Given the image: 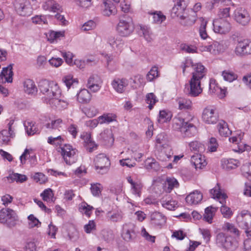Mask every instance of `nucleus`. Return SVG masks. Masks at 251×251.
<instances>
[{
    "label": "nucleus",
    "instance_id": "obj_34",
    "mask_svg": "<svg viewBox=\"0 0 251 251\" xmlns=\"http://www.w3.org/2000/svg\"><path fill=\"white\" fill-rule=\"evenodd\" d=\"M173 127L175 130H179L180 132L182 131V127H185L186 123L188 122H185L184 119L180 117H176L173 119Z\"/></svg>",
    "mask_w": 251,
    "mask_h": 251
},
{
    "label": "nucleus",
    "instance_id": "obj_31",
    "mask_svg": "<svg viewBox=\"0 0 251 251\" xmlns=\"http://www.w3.org/2000/svg\"><path fill=\"white\" fill-rule=\"evenodd\" d=\"M61 98V93L59 97L54 98V99L50 102L49 104L51 106H54L59 109L67 108L68 103L66 101L62 100Z\"/></svg>",
    "mask_w": 251,
    "mask_h": 251
},
{
    "label": "nucleus",
    "instance_id": "obj_56",
    "mask_svg": "<svg viewBox=\"0 0 251 251\" xmlns=\"http://www.w3.org/2000/svg\"><path fill=\"white\" fill-rule=\"evenodd\" d=\"M10 137H12V136L10 135L8 131L2 130L0 132V144H7L10 141Z\"/></svg>",
    "mask_w": 251,
    "mask_h": 251
},
{
    "label": "nucleus",
    "instance_id": "obj_14",
    "mask_svg": "<svg viewBox=\"0 0 251 251\" xmlns=\"http://www.w3.org/2000/svg\"><path fill=\"white\" fill-rule=\"evenodd\" d=\"M26 0H15L14 2L15 9L18 14L25 16L29 14L28 7Z\"/></svg>",
    "mask_w": 251,
    "mask_h": 251
},
{
    "label": "nucleus",
    "instance_id": "obj_37",
    "mask_svg": "<svg viewBox=\"0 0 251 251\" xmlns=\"http://www.w3.org/2000/svg\"><path fill=\"white\" fill-rule=\"evenodd\" d=\"M180 109H191L192 102L189 99L184 98H179L176 100Z\"/></svg>",
    "mask_w": 251,
    "mask_h": 251
},
{
    "label": "nucleus",
    "instance_id": "obj_38",
    "mask_svg": "<svg viewBox=\"0 0 251 251\" xmlns=\"http://www.w3.org/2000/svg\"><path fill=\"white\" fill-rule=\"evenodd\" d=\"M1 74L4 76L6 81L7 82L11 83L12 82V76L13 75L12 64H10L7 67L3 68L1 71Z\"/></svg>",
    "mask_w": 251,
    "mask_h": 251
},
{
    "label": "nucleus",
    "instance_id": "obj_18",
    "mask_svg": "<svg viewBox=\"0 0 251 251\" xmlns=\"http://www.w3.org/2000/svg\"><path fill=\"white\" fill-rule=\"evenodd\" d=\"M190 161L196 169H202L207 164L205 157L199 153H196L192 155Z\"/></svg>",
    "mask_w": 251,
    "mask_h": 251
},
{
    "label": "nucleus",
    "instance_id": "obj_63",
    "mask_svg": "<svg viewBox=\"0 0 251 251\" xmlns=\"http://www.w3.org/2000/svg\"><path fill=\"white\" fill-rule=\"evenodd\" d=\"M28 219L29 221L28 224L30 228H33L35 226L39 227L41 225V222L32 214L28 216Z\"/></svg>",
    "mask_w": 251,
    "mask_h": 251
},
{
    "label": "nucleus",
    "instance_id": "obj_33",
    "mask_svg": "<svg viewBox=\"0 0 251 251\" xmlns=\"http://www.w3.org/2000/svg\"><path fill=\"white\" fill-rule=\"evenodd\" d=\"M210 193L212 196L213 198H217L218 199H222V201H220L221 203H222L223 201L227 198L225 194L222 193L220 191V188L218 183L217 184L216 186L210 190Z\"/></svg>",
    "mask_w": 251,
    "mask_h": 251
},
{
    "label": "nucleus",
    "instance_id": "obj_40",
    "mask_svg": "<svg viewBox=\"0 0 251 251\" xmlns=\"http://www.w3.org/2000/svg\"><path fill=\"white\" fill-rule=\"evenodd\" d=\"M24 126L28 135H33L38 132V128L35 126V123L33 122H25L24 124Z\"/></svg>",
    "mask_w": 251,
    "mask_h": 251
},
{
    "label": "nucleus",
    "instance_id": "obj_32",
    "mask_svg": "<svg viewBox=\"0 0 251 251\" xmlns=\"http://www.w3.org/2000/svg\"><path fill=\"white\" fill-rule=\"evenodd\" d=\"M168 138L167 135L163 132L158 134L156 137V146L157 148H164L169 146L167 144Z\"/></svg>",
    "mask_w": 251,
    "mask_h": 251
},
{
    "label": "nucleus",
    "instance_id": "obj_35",
    "mask_svg": "<svg viewBox=\"0 0 251 251\" xmlns=\"http://www.w3.org/2000/svg\"><path fill=\"white\" fill-rule=\"evenodd\" d=\"M104 9L102 11V14L104 16H109L115 12V7L111 1H106L104 3Z\"/></svg>",
    "mask_w": 251,
    "mask_h": 251
},
{
    "label": "nucleus",
    "instance_id": "obj_55",
    "mask_svg": "<svg viewBox=\"0 0 251 251\" xmlns=\"http://www.w3.org/2000/svg\"><path fill=\"white\" fill-rule=\"evenodd\" d=\"M62 80L69 89L70 88L71 86H73L74 87L75 84H77L78 83V81L73 79L71 75H67L63 77Z\"/></svg>",
    "mask_w": 251,
    "mask_h": 251
},
{
    "label": "nucleus",
    "instance_id": "obj_60",
    "mask_svg": "<svg viewBox=\"0 0 251 251\" xmlns=\"http://www.w3.org/2000/svg\"><path fill=\"white\" fill-rule=\"evenodd\" d=\"M230 9L229 7H226L224 8H220L218 12L219 19H227L230 17Z\"/></svg>",
    "mask_w": 251,
    "mask_h": 251
},
{
    "label": "nucleus",
    "instance_id": "obj_2",
    "mask_svg": "<svg viewBox=\"0 0 251 251\" xmlns=\"http://www.w3.org/2000/svg\"><path fill=\"white\" fill-rule=\"evenodd\" d=\"M18 216L16 212L9 208H2L0 211V223L11 227L16 225Z\"/></svg>",
    "mask_w": 251,
    "mask_h": 251
},
{
    "label": "nucleus",
    "instance_id": "obj_64",
    "mask_svg": "<svg viewBox=\"0 0 251 251\" xmlns=\"http://www.w3.org/2000/svg\"><path fill=\"white\" fill-rule=\"evenodd\" d=\"M242 171L243 175L251 181V163L249 165H244Z\"/></svg>",
    "mask_w": 251,
    "mask_h": 251
},
{
    "label": "nucleus",
    "instance_id": "obj_21",
    "mask_svg": "<svg viewBox=\"0 0 251 251\" xmlns=\"http://www.w3.org/2000/svg\"><path fill=\"white\" fill-rule=\"evenodd\" d=\"M113 88L118 93H123L126 86L128 85V80L125 78H116L112 82Z\"/></svg>",
    "mask_w": 251,
    "mask_h": 251
},
{
    "label": "nucleus",
    "instance_id": "obj_15",
    "mask_svg": "<svg viewBox=\"0 0 251 251\" xmlns=\"http://www.w3.org/2000/svg\"><path fill=\"white\" fill-rule=\"evenodd\" d=\"M187 7V2L185 0H179L176 1V4H175L171 10V16L173 18L178 17Z\"/></svg>",
    "mask_w": 251,
    "mask_h": 251
},
{
    "label": "nucleus",
    "instance_id": "obj_20",
    "mask_svg": "<svg viewBox=\"0 0 251 251\" xmlns=\"http://www.w3.org/2000/svg\"><path fill=\"white\" fill-rule=\"evenodd\" d=\"M101 82L100 78L98 75H92L88 80L87 87L92 91L96 92L100 89Z\"/></svg>",
    "mask_w": 251,
    "mask_h": 251
},
{
    "label": "nucleus",
    "instance_id": "obj_43",
    "mask_svg": "<svg viewBox=\"0 0 251 251\" xmlns=\"http://www.w3.org/2000/svg\"><path fill=\"white\" fill-rule=\"evenodd\" d=\"M214 208L212 206L208 207L205 209L203 219L208 223L211 224L212 222L214 212Z\"/></svg>",
    "mask_w": 251,
    "mask_h": 251
},
{
    "label": "nucleus",
    "instance_id": "obj_26",
    "mask_svg": "<svg viewBox=\"0 0 251 251\" xmlns=\"http://www.w3.org/2000/svg\"><path fill=\"white\" fill-rule=\"evenodd\" d=\"M239 162L233 159H223L221 160L223 169L226 170L233 169L239 166Z\"/></svg>",
    "mask_w": 251,
    "mask_h": 251
},
{
    "label": "nucleus",
    "instance_id": "obj_13",
    "mask_svg": "<svg viewBox=\"0 0 251 251\" xmlns=\"http://www.w3.org/2000/svg\"><path fill=\"white\" fill-rule=\"evenodd\" d=\"M202 119L207 124H214L218 120V115L214 109L208 106L203 109Z\"/></svg>",
    "mask_w": 251,
    "mask_h": 251
},
{
    "label": "nucleus",
    "instance_id": "obj_6",
    "mask_svg": "<svg viewBox=\"0 0 251 251\" xmlns=\"http://www.w3.org/2000/svg\"><path fill=\"white\" fill-rule=\"evenodd\" d=\"M121 19L117 26L118 32L123 36L130 35L133 30V25L132 20L129 17H124Z\"/></svg>",
    "mask_w": 251,
    "mask_h": 251
},
{
    "label": "nucleus",
    "instance_id": "obj_46",
    "mask_svg": "<svg viewBox=\"0 0 251 251\" xmlns=\"http://www.w3.org/2000/svg\"><path fill=\"white\" fill-rule=\"evenodd\" d=\"M146 101L149 104L148 107L151 110L153 105L158 101L156 96L153 93L148 94L146 96Z\"/></svg>",
    "mask_w": 251,
    "mask_h": 251
},
{
    "label": "nucleus",
    "instance_id": "obj_49",
    "mask_svg": "<svg viewBox=\"0 0 251 251\" xmlns=\"http://www.w3.org/2000/svg\"><path fill=\"white\" fill-rule=\"evenodd\" d=\"M223 228L225 230H227L230 233L234 234L235 236H239L240 234L239 230L232 224L226 223L225 224Z\"/></svg>",
    "mask_w": 251,
    "mask_h": 251
},
{
    "label": "nucleus",
    "instance_id": "obj_22",
    "mask_svg": "<svg viewBox=\"0 0 251 251\" xmlns=\"http://www.w3.org/2000/svg\"><path fill=\"white\" fill-rule=\"evenodd\" d=\"M166 222L165 216L160 212H155L151 215V225L157 226H161Z\"/></svg>",
    "mask_w": 251,
    "mask_h": 251
},
{
    "label": "nucleus",
    "instance_id": "obj_28",
    "mask_svg": "<svg viewBox=\"0 0 251 251\" xmlns=\"http://www.w3.org/2000/svg\"><path fill=\"white\" fill-rule=\"evenodd\" d=\"M179 183L174 177H168L165 182L164 189L166 193H170L175 187H177Z\"/></svg>",
    "mask_w": 251,
    "mask_h": 251
},
{
    "label": "nucleus",
    "instance_id": "obj_41",
    "mask_svg": "<svg viewBox=\"0 0 251 251\" xmlns=\"http://www.w3.org/2000/svg\"><path fill=\"white\" fill-rule=\"evenodd\" d=\"M41 196L42 197L44 201L48 202H53L54 201L55 198H54V194L52 190L50 188L45 189L43 193L41 194Z\"/></svg>",
    "mask_w": 251,
    "mask_h": 251
},
{
    "label": "nucleus",
    "instance_id": "obj_61",
    "mask_svg": "<svg viewBox=\"0 0 251 251\" xmlns=\"http://www.w3.org/2000/svg\"><path fill=\"white\" fill-rule=\"evenodd\" d=\"M102 188L100 183H96L92 184L90 189L93 196L98 197L101 193Z\"/></svg>",
    "mask_w": 251,
    "mask_h": 251
},
{
    "label": "nucleus",
    "instance_id": "obj_54",
    "mask_svg": "<svg viewBox=\"0 0 251 251\" xmlns=\"http://www.w3.org/2000/svg\"><path fill=\"white\" fill-rule=\"evenodd\" d=\"M209 91L211 93H215L216 92L220 90V92H223V94L225 95V91L222 90L221 88L219 87L217 84H216V80L214 79H210L209 81Z\"/></svg>",
    "mask_w": 251,
    "mask_h": 251
},
{
    "label": "nucleus",
    "instance_id": "obj_53",
    "mask_svg": "<svg viewBox=\"0 0 251 251\" xmlns=\"http://www.w3.org/2000/svg\"><path fill=\"white\" fill-rule=\"evenodd\" d=\"M232 3L231 0H210V9L215 6H218L220 4L223 5H229Z\"/></svg>",
    "mask_w": 251,
    "mask_h": 251
},
{
    "label": "nucleus",
    "instance_id": "obj_24",
    "mask_svg": "<svg viewBox=\"0 0 251 251\" xmlns=\"http://www.w3.org/2000/svg\"><path fill=\"white\" fill-rule=\"evenodd\" d=\"M184 127H182L181 132V135L183 138L190 137L195 135L196 133V127L193 124L188 122L186 123Z\"/></svg>",
    "mask_w": 251,
    "mask_h": 251
},
{
    "label": "nucleus",
    "instance_id": "obj_29",
    "mask_svg": "<svg viewBox=\"0 0 251 251\" xmlns=\"http://www.w3.org/2000/svg\"><path fill=\"white\" fill-rule=\"evenodd\" d=\"M77 100L80 103H88L91 99V95L89 91L85 89L81 90L79 93H77Z\"/></svg>",
    "mask_w": 251,
    "mask_h": 251
},
{
    "label": "nucleus",
    "instance_id": "obj_58",
    "mask_svg": "<svg viewBox=\"0 0 251 251\" xmlns=\"http://www.w3.org/2000/svg\"><path fill=\"white\" fill-rule=\"evenodd\" d=\"M100 137L108 143L113 142L114 139L112 137V132L108 130H104L100 134Z\"/></svg>",
    "mask_w": 251,
    "mask_h": 251
},
{
    "label": "nucleus",
    "instance_id": "obj_52",
    "mask_svg": "<svg viewBox=\"0 0 251 251\" xmlns=\"http://www.w3.org/2000/svg\"><path fill=\"white\" fill-rule=\"evenodd\" d=\"M93 206L88 205L87 203L82 202L79 206V210L81 212L84 213L87 216L89 217L91 214V211L93 209Z\"/></svg>",
    "mask_w": 251,
    "mask_h": 251
},
{
    "label": "nucleus",
    "instance_id": "obj_47",
    "mask_svg": "<svg viewBox=\"0 0 251 251\" xmlns=\"http://www.w3.org/2000/svg\"><path fill=\"white\" fill-rule=\"evenodd\" d=\"M172 115L171 112L166 110H161L159 112L158 121L160 123H165L170 121L172 118Z\"/></svg>",
    "mask_w": 251,
    "mask_h": 251
},
{
    "label": "nucleus",
    "instance_id": "obj_8",
    "mask_svg": "<svg viewBox=\"0 0 251 251\" xmlns=\"http://www.w3.org/2000/svg\"><path fill=\"white\" fill-rule=\"evenodd\" d=\"M184 91L188 96L193 97L198 96L202 92V88L201 86V81L191 78L189 80V84L185 85Z\"/></svg>",
    "mask_w": 251,
    "mask_h": 251
},
{
    "label": "nucleus",
    "instance_id": "obj_19",
    "mask_svg": "<svg viewBox=\"0 0 251 251\" xmlns=\"http://www.w3.org/2000/svg\"><path fill=\"white\" fill-rule=\"evenodd\" d=\"M193 69L194 72L192 73V78L201 81L206 75V69L201 63L195 64Z\"/></svg>",
    "mask_w": 251,
    "mask_h": 251
},
{
    "label": "nucleus",
    "instance_id": "obj_36",
    "mask_svg": "<svg viewBox=\"0 0 251 251\" xmlns=\"http://www.w3.org/2000/svg\"><path fill=\"white\" fill-rule=\"evenodd\" d=\"M137 32L140 36L144 37L148 42H151L152 39L149 28L146 26L140 25Z\"/></svg>",
    "mask_w": 251,
    "mask_h": 251
},
{
    "label": "nucleus",
    "instance_id": "obj_42",
    "mask_svg": "<svg viewBox=\"0 0 251 251\" xmlns=\"http://www.w3.org/2000/svg\"><path fill=\"white\" fill-rule=\"evenodd\" d=\"M211 47L212 51H214V52H212L213 54L223 52L226 49V46H225L223 42H218L214 41L211 44Z\"/></svg>",
    "mask_w": 251,
    "mask_h": 251
},
{
    "label": "nucleus",
    "instance_id": "obj_16",
    "mask_svg": "<svg viewBox=\"0 0 251 251\" xmlns=\"http://www.w3.org/2000/svg\"><path fill=\"white\" fill-rule=\"evenodd\" d=\"M134 228V226L130 224H126L124 226L122 234L124 240L126 241H130L135 237Z\"/></svg>",
    "mask_w": 251,
    "mask_h": 251
},
{
    "label": "nucleus",
    "instance_id": "obj_30",
    "mask_svg": "<svg viewBox=\"0 0 251 251\" xmlns=\"http://www.w3.org/2000/svg\"><path fill=\"white\" fill-rule=\"evenodd\" d=\"M161 202L163 207L170 210H175L176 207L177 202L175 201L170 200V197L166 195L161 200Z\"/></svg>",
    "mask_w": 251,
    "mask_h": 251
},
{
    "label": "nucleus",
    "instance_id": "obj_1",
    "mask_svg": "<svg viewBox=\"0 0 251 251\" xmlns=\"http://www.w3.org/2000/svg\"><path fill=\"white\" fill-rule=\"evenodd\" d=\"M38 88L48 103L50 104V102L54 98L60 96L61 90L58 84L54 81H50L46 79L41 80L38 83Z\"/></svg>",
    "mask_w": 251,
    "mask_h": 251
},
{
    "label": "nucleus",
    "instance_id": "obj_59",
    "mask_svg": "<svg viewBox=\"0 0 251 251\" xmlns=\"http://www.w3.org/2000/svg\"><path fill=\"white\" fill-rule=\"evenodd\" d=\"M189 145L192 151L201 152L204 149L203 145L198 141L191 142L189 143Z\"/></svg>",
    "mask_w": 251,
    "mask_h": 251
},
{
    "label": "nucleus",
    "instance_id": "obj_48",
    "mask_svg": "<svg viewBox=\"0 0 251 251\" xmlns=\"http://www.w3.org/2000/svg\"><path fill=\"white\" fill-rule=\"evenodd\" d=\"M143 186V184L140 181H136L134 184L131 185V191L132 194L140 197Z\"/></svg>",
    "mask_w": 251,
    "mask_h": 251
},
{
    "label": "nucleus",
    "instance_id": "obj_27",
    "mask_svg": "<svg viewBox=\"0 0 251 251\" xmlns=\"http://www.w3.org/2000/svg\"><path fill=\"white\" fill-rule=\"evenodd\" d=\"M108 43L114 49H120L123 45V41L121 37L110 36L107 39Z\"/></svg>",
    "mask_w": 251,
    "mask_h": 251
},
{
    "label": "nucleus",
    "instance_id": "obj_12",
    "mask_svg": "<svg viewBox=\"0 0 251 251\" xmlns=\"http://www.w3.org/2000/svg\"><path fill=\"white\" fill-rule=\"evenodd\" d=\"M234 18L237 23L243 26L248 25L251 20L249 12L242 7L238 8L234 11Z\"/></svg>",
    "mask_w": 251,
    "mask_h": 251
},
{
    "label": "nucleus",
    "instance_id": "obj_44",
    "mask_svg": "<svg viewBox=\"0 0 251 251\" xmlns=\"http://www.w3.org/2000/svg\"><path fill=\"white\" fill-rule=\"evenodd\" d=\"M116 116L112 114H103L99 117L100 124L109 123L116 120Z\"/></svg>",
    "mask_w": 251,
    "mask_h": 251
},
{
    "label": "nucleus",
    "instance_id": "obj_51",
    "mask_svg": "<svg viewBox=\"0 0 251 251\" xmlns=\"http://www.w3.org/2000/svg\"><path fill=\"white\" fill-rule=\"evenodd\" d=\"M222 75L224 79L229 82H232L237 78V75L234 73L229 71L223 72Z\"/></svg>",
    "mask_w": 251,
    "mask_h": 251
},
{
    "label": "nucleus",
    "instance_id": "obj_7",
    "mask_svg": "<svg viewBox=\"0 0 251 251\" xmlns=\"http://www.w3.org/2000/svg\"><path fill=\"white\" fill-rule=\"evenodd\" d=\"M234 53L241 57L251 54V41L248 39L238 40Z\"/></svg>",
    "mask_w": 251,
    "mask_h": 251
},
{
    "label": "nucleus",
    "instance_id": "obj_39",
    "mask_svg": "<svg viewBox=\"0 0 251 251\" xmlns=\"http://www.w3.org/2000/svg\"><path fill=\"white\" fill-rule=\"evenodd\" d=\"M220 134L223 136H228L231 133V131L228 127L227 124L224 121L220 122L218 125Z\"/></svg>",
    "mask_w": 251,
    "mask_h": 251
},
{
    "label": "nucleus",
    "instance_id": "obj_5",
    "mask_svg": "<svg viewBox=\"0 0 251 251\" xmlns=\"http://www.w3.org/2000/svg\"><path fill=\"white\" fill-rule=\"evenodd\" d=\"M94 161L96 169L99 170L98 173L103 175L108 172L110 162L109 158L104 153L99 154L96 157Z\"/></svg>",
    "mask_w": 251,
    "mask_h": 251
},
{
    "label": "nucleus",
    "instance_id": "obj_11",
    "mask_svg": "<svg viewBox=\"0 0 251 251\" xmlns=\"http://www.w3.org/2000/svg\"><path fill=\"white\" fill-rule=\"evenodd\" d=\"M236 222L241 228L249 229L251 227V213L246 210L241 211L237 216Z\"/></svg>",
    "mask_w": 251,
    "mask_h": 251
},
{
    "label": "nucleus",
    "instance_id": "obj_23",
    "mask_svg": "<svg viewBox=\"0 0 251 251\" xmlns=\"http://www.w3.org/2000/svg\"><path fill=\"white\" fill-rule=\"evenodd\" d=\"M202 199V195L198 191L190 193L185 198L187 203L190 204H196L200 202Z\"/></svg>",
    "mask_w": 251,
    "mask_h": 251
},
{
    "label": "nucleus",
    "instance_id": "obj_50",
    "mask_svg": "<svg viewBox=\"0 0 251 251\" xmlns=\"http://www.w3.org/2000/svg\"><path fill=\"white\" fill-rule=\"evenodd\" d=\"M107 217H108L109 220L112 222H120L123 218L122 214L120 212H117L115 213L108 212L107 213Z\"/></svg>",
    "mask_w": 251,
    "mask_h": 251
},
{
    "label": "nucleus",
    "instance_id": "obj_9",
    "mask_svg": "<svg viewBox=\"0 0 251 251\" xmlns=\"http://www.w3.org/2000/svg\"><path fill=\"white\" fill-rule=\"evenodd\" d=\"M214 31L220 34H226L231 29V25L227 19H217L213 22Z\"/></svg>",
    "mask_w": 251,
    "mask_h": 251
},
{
    "label": "nucleus",
    "instance_id": "obj_10",
    "mask_svg": "<svg viewBox=\"0 0 251 251\" xmlns=\"http://www.w3.org/2000/svg\"><path fill=\"white\" fill-rule=\"evenodd\" d=\"M180 24L183 26H191L194 24L197 19V13L192 9L186 8L178 16Z\"/></svg>",
    "mask_w": 251,
    "mask_h": 251
},
{
    "label": "nucleus",
    "instance_id": "obj_62",
    "mask_svg": "<svg viewBox=\"0 0 251 251\" xmlns=\"http://www.w3.org/2000/svg\"><path fill=\"white\" fill-rule=\"evenodd\" d=\"M93 61L89 59H87L86 60L75 59L73 64H74L79 69H82L84 68L86 65H89Z\"/></svg>",
    "mask_w": 251,
    "mask_h": 251
},
{
    "label": "nucleus",
    "instance_id": "obj_4",
    "mask_svg": "<svg viewBox=\"0 0 251 251\" xmlns=\"http://www.w3.org/2000/svg\"><path fill=\"white\" fill-rule=\"evenodd\" d=\"M58 152H60L66 164L71 165L76 162L77 150L73 149L70 145L65 144L63 147L58 148Z\"/></svg>",
    "mask_w": 251,
    "mask_h": 251
},
{
    "label": "nucleus",
    "instance_id": "obj_45",
    "mask_svg": "<svg viewBox=\"0 0 251 251\" xmlns=\"http://www.w3.org/2000/svg\"><path fill=\"white\" fill-rule=\"evenodd\" d=\"M200 20L201 24L199 29L200 35L202 39H206V38H208L206 31V27L207 22L202 18H201Z\"/></svg>",
    "mask_w": 251,
    "mask_h": 251
},
{
    "label": "nucleus",
    "instance_id": "obj_17",
    "mask_svg": "<svg viewBox=\"0 0 251 251\" xmlns=\"http://www.w3.org/2000/svg\"><path fill=\"white\" fill-rule=\"evenodd\" d=\"M161 148L157 153V159L162 162L170 160L173 154L170 147L166 146Z\"/></svg>",
    "mask_w": 251,
    "mask_h": 251
},
{
    "label": "nucleus",
    "instance_id": "obj_25",
    "mask_svg": "<svg viewBox=\"0 0 251 251\" xmlns=\"http://www.w3.org/2000/svg\"><path fill=\"white\" fill-rule=\"evenodd\" d=\"M24 91L29 95L35 94L37 92V88L34 81L30 79L25 80L24 83Z\"/></svg>",
    "mask_w": 251,
    "mask_h": 251
},
{
    "label": "nucleus",
    "instance_id": "obj_3",
    "mask_svg": "<svg viewBox=\"0 0 251 251\" xmlns=\"http://www.w3.org/2000/svg\"><path fill=\"white\" fill-rule=\"evenodd\" d=\"M216 241L217 244L226 250L233 251L237 247L236 241L232 237L226 236L223 232L217 234Z\"/></svg>",
    "mask_w": 251,
    "mask_h": 251
},
{
    "label": "nucleus",
    "instance_id": "obj_57",
    "mask_svg": "<svg viewBox=\"0 0 251 251\" xmlns=\"http://www.w3.org/2000/svg\"><path fill=\"white\" fill-rule=\"evenodd\" d=\"M146 166L148 169H151L155 171H158L159 169V164L154 159H148L146 160Z\"/></svg>",
    "mask_w": 251,
    "mask_h": 251
}]
</instances>
